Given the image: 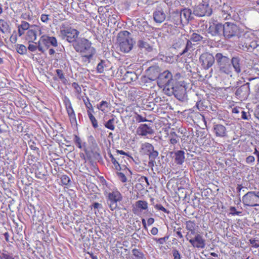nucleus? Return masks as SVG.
I'll use <instances>...</instances> for the list:
<instances>
[{
  "label": "nucleus",
  "mask_w": 259,
  "mask_h": 259,
  "mask_svg": "<svg viewBox=\"0 0 259 259\" xmlns=\"http://www.w3.org/2000/svg\"><path fill=\"white\" fill-rule=\"evenodd\" d=\"M207 31L212 36L223 37L226 40L239 38L246 34L244 28L230 22L222 23L215 21L210 22Z\"/></svg>",
  "instance_id": "f257e3e1"
},
{
  "label": "nucleus",
  "mask_w": 259,
  "mask_h": 259,
  "mask_svg": "<svg viewBox=\"0 0 259 259\" xmlns=\"http://www.w3.org/2000/svg\"><path fill=\"white\" fill-rule=\"evenodd\" d=\"M91 45L92 43L84 38H79L73 44L74 50L81 53L82 57L85 58L88 62L90 61L96 52L95 49Z\"/></svg>",
  "instance_id": "f03ea898"
},
{
  "label": "nucleus",
  "mask_w": 259,
  "mask_h": 259,
  "mask_svg": "<svg viewBox=\"0 0 259 259\" xmlns=\"http://www.w3.org/2000/svg\"><path fill=\"white\" fill-rule=\"evenodd\" d=\"M215 61L218 71L220 74L232 76L231 61L226 54L217 53L215 54Z\"/></svg>",
  "instance_id": "7ed1b4c3"
},
{
  "label": "nucleus",
  "mask_w": 259,
  "mask_h": 259,
  "mask_svg": "<svg viewBox=\"0 0 259 259\" xmlns=\"http://www.w3.org/2000/svg\"><path fill=\"white\" fill-rule=\"evenodd\" d=\"M117 41L121 52L128 53L133 49L134 44L131 34L127 31H121L117 35Z\"/></svg>",
  "instance_id": "20e7f679"
},
{
  "label": "nucleus",
  "mask_w": 259,
  "mask_h": 259,
  "mask_svg": "<svg viewBox=\"0 0 259 259\" xmlns=\"http://www.w3.org/2000/svg\"><path fill=\"white\" fill-rule=\"evenodd\" d=\"M186 83L185 81H176L167 91L169 96L174 95L179 101L185 102L188 100Z\"/></svg>",
  "instance_id": "39448f33"
},
{
  "label": "nucleus",
  "mask_w": 259,
  "mask_h": 259,
  "mask_svg": "<svg viewBox=\"0 0 259 259\" xmlns=\"http://www.w3.org/2000/svg\"><path fill=\"white\" fill-rule=\"evenodd\" d=\"M176 81L173 79L172 73L168 70L160 73L157 80V85L160 88H164L166 92Z\"/></svg>",
  "instance_id": "423d86ee"
},
{
  "label": "nucleus",
  "mask_w": 259,
  "mask_h": 259,
  "mask_svg": "<svg viewBox=\"0 0 259 259\" xmlns=\"http://www.w3.org/2000/svg\"><path fill=\"white\" fill-rule=\"evenodd\" d=\"M60 34L63 38H66L69 42H73L76 40L79 35V31L69 26L62 25L60 28Z\"/></svg>",
  "instance_id": "0eeeda50"
},
{
  "label": "nucleus",
  "mask_w": 259,
  "mask_h": 259,
  "mask_svg": "<svg viewBox=\"0 0 259 259\" xmlns=\"http://www.w3.org/2000/svg\"><path fill=\"white\" fill-rule=\"evenodd\" d=\"M244 205L254 207L259 206V191H249L246 193L242 199Z\"/></svg>",
  "instance_id": "6e6552de"
},
{
  "label": "nucleus",
  "mask_w": 259,
  "mask_h": 259,
  "mask_svg": "<svg viewBox=\"0 0 259 259\" xmlns=\"http://www.w3.org/2000/svg\"><path fill=\"white\" fill-rule=\"evenodd\" d=\"M106 199L110 210L113 211L117 208V202L122 200V196L118 191L115 190L107 193Z\"/></svg>",
  "instance_id": "1a4fd4ad"
},
{
  "label": "nucleus",
  "mask_w": 259,
  "mask_h": 259,
  "mask_svg": "<svg viewBox=\"0 0 259 259\" xmlns=\"http://www.w3.org/2000/svg\"><path fill=\"white\" fill-rule=\"evenodd\" d=\"M215 60V56H213L212 54L208 52L202 53L199 58V62L201 67L208 70L214 64Z\"/></svg>",
  "instance_id": "9d476101"
},
{
  "label": "nucleus",
  "mask_w": 259,
  "mask_h": 259,
  "mask_svg": "<svg viewBox=\"0 0 259 259\" xmlns=\"http://www.w3.org/2000/svg\"><path fill=\"white\" fill-rule=\"evenodd\" d=\"M212 12V9L208 4L204 3L195 6L193 9V14L198 17H203L210 16Z\"/></svg>",
  "instance_id": "9b49d317"
},
{
  "label": "nucleus",
  "mask_w": 259,
  "mask_h": 259,
  "mask_svg": "<svg viewBox=\"0 0 259 259\" xmlns=\"http://www.w3.org/2000/svg\"><path fill=\"white\" fill-rule=\"evenodd\" d=\"M143 149L146 154L149 156V164L151 166H154L156 163L155 159L158 155L157 151L155 150L153 145L149 143H146L143 145Z\"/></svg>",
  "instance_id": "f8f14e48"
},
{
  "label": "nucleus",
  "mask_w": 259,
  "mask_h": 259,
  "mask_svg": "<svg viewBox=\"0 0 259 259\" xmlns=\"http://www.w3.org/2000/svg\"><path fill=\"white\" fill-rule=\"evenodd\" d=\"M215 10L220 13L225 19H229L233 17V8L227 3L223 2L222 5H219V7H215Z\"/></svg>",
  "instance_id": "ddd939ff"
},
{
  "label": "nucleus",
  "mask_w": 259,
  "mask_h": 259,
  "mask_svg": "<svg viewBox=\"0 0 259 259\" xmlns=\"http://www.w3.org/2000/svg\"><path fill=\"white\" fill-rule=\"evenodd\" d=\"M249 84V82H247L236 90L235 94L241 101L247 99L248 98L250 94Z\"/></svg>",
  "instance_id": "4468645a"
},
{
  "label": "nucleus",
  "mask_w": 259,
  "mask_h": 259,
  "mask_svg": "<svg viewBox=\"0 0 259 259\" xmlns=\"http://www.w3.org/2000/svg\"><path fill=\"white\" fill-rule=\"evenodd\" d=\"M153 17L155 22L161 23L166 19V10L160 7H157L153 14Z\"/></svg>",
  "instance_id": "2eb2a0df"
},
{
  "label": "nucleus",
  "mask_w": 259,
  "mask_h": 259,
  "mask_svg": "<svg viewBox=\"0 0 259 259\" xmlns=\"http://www.w3.org/2000/svg\"><path fill=\"white\" fill-rule=\"evenodd\" d=\"M189 242L194 248H204L205 246V240L199 234H196L194 238L190 239Z\"/></svg>",
  "instance_id": "dca6fc26"
},
{
  "label": "nucleus",
  "mask_w": 259,
  "mask_h": 259,
  "mask_svg": "<svg viewBox=\"0 0 259 259\" xmlns=\"http://www.w3.org/2000/svg\"><path fill=\"white\" fill-rule=\"evenodd\" d=\"M40 44L45 45L47 49L51 46L57 47L58 46L57 40L56 37L54 36H49L48 35H42L39 40Z\"/></svg>",
  "instance_id": "f3484780"
},
{
  "label": "nucleus",
  "mask_w": 259,
  "mask_h": 259,
  "mask_svg": "<svg viewBox=\"0 0 259 259\" xmlns=\"http://www.w3.org/2000/svg\"><path fill=\"white\" fill-rule=\"evenodd\" d=\"M180 13L181 15L183 25L188 24L189 21L194 19L193 15H194L190 9L185 8L182 10Z\"/></svg>",
  "instance_id": "a211bd4d"
},
{
  "label": "nucleus",
  "mask_w": 259,
  "mask_h": 259,
  "mask_svg": "<svg viewBox=\"0 0 259 259\" xmlns=\"http://www.w3.org/2000/svg\"><path fill=\"white\" fill-rule=\"evenodd\" d=\"M161 69L158 65L149 67L146 70V74L153 79L157 80L160 74Z\"/></svg>",
  "instance_id": "6ab92c4d"
},
{
  "label": "nucleus",
  "mask_w": 259,
  "mask_h": 259,
  "mask_svg": "<svg viewBox=\"0 0 259 259\" xmlns=\"http://www.w3.org/2000/svg\"><path fill=\"white\" fill-rule=\"evenodd\" d=\"M137 133L139 136H146L154 133V130L146 124H141L137 130Z\"/></svg>",
  "instance_id": "aec40b11"
},
{
  "label": "nucleus",
  "mask_w": 259,
  "mask_h": 259,
  "mask_svg": "<svg viewBox=\"0 0 259 259\" xmlns=\"http://www.w3.org/2000/svg\"><path fill=\"white\" fill-rule=\"evenodd\" d=\"M213 132L218 137L223 138L227 136L226 127L221 124H214L213 126Z\"/></svg>",
  "instance_id": "412c9836"
},
{
  "label": "nucleus",
  "mask_w": 259,
  "mask_h": 259,
  "mask_svg": "<svg viewBox=\"0 0 259 259\" xmlns=\"http://www.w3.org/2000/svg\"><path fill=\"white\" fill-rule=\"evenodd\" d=\"M171 155H174L172 157L174 158L175 162L177 164L182 165L185 161V152L183 150H178L174 152L170 153Z\"/></svg>",
  "instance_id": "4be33fe9"
},
{
  "label": "nucleus",
  "mask_w": 259,
  "mask_h": 259,
  "mask_svg": "<svg viewBox=\"0 0 259 259\" xmlns=\"http://www.w3.org/2000/svg\"><path fill=\"white\" fill-rule=\"evenodd\" d=\"M239 45L240 49L244 51L247 52H252L257 46V45L255 41H241Z\"/></svg>",
  "instance_id": "5701e85b"
},
{
  "label": "nucleus",
  "mask_w": 259,
  "mask_h": 259,
  "mask_svg": "<svg viewBox=\"0 0 259 259\" xmlns=\"http://www.w3.org/2000/svg\"><path fill=\"white\" fill-rule=\"evenodd\" d=\"M231 59V65L233 67L234 71L237 74L241 72V58L237 56H233Z\"/></svg>",
  "instance_id": "b1692460"
},
{
  "label": "nucleus",
  "mask_w": 259,
  "mask_h": 259,
  "mask_svg": "<svg viewBox=\"0 0 259 259\" xmlns=\"http://www.w3.org/2000/svg\"><path fill=\"white\" fill-rule=\"evenodd\" d=\"M137 46L141 50L148 53L153 50L152 47L145 39H139L137 41Z\"/></svg>",
  "instance_id": "393cba45"
},
{
  "label": "nucleus",
  "mask_w": 259,
  "mask_h": 259,
  "mask_svg": "<svg viewBox=\"0 0 259 259\" xmlns=\"http://www.w3.org/2000/svg\"><path fill=\"white\" fill-rule=\"evenodd\" d=\"M167 18L168 20L172 22L174 24L177 25V26L180 25H183L181 15L179 12H174L170 15L169 17Z\"/></svg>",
  "instance_id": "a878e982"
},
{
  "label": "nucleus",
  "mask_w": 259,
  "mask_h": 259,
  "mask_svg": "<svg viewBox=\"0 0 259 259\" xmlns=\"http://www.w3.org/2000/svg\"><path fill=\"white\" fill-rule=\"evenodd\" d=\"M85 153L88 159L90 162H92L94 160L99 161L102 158L100 154L96 151L85 150Z\"/></svg>",
  "instance_id": "bb28decb"
},
{
  "label": "nucleus",
  "mask_w": 259,
  "mask_h": 259,
  "mask_svg": "<svg viewBox=\"0 0 259 259\" xmlns=\"http://www.w3.org/2000/svg\"><path fill=\"white\" fill-rule=\"evenodd\" d=\"M138 79L137 74L134 71H126L123 76L122 80L126 83H129L136 81Z\"/></svg>",
  "instance_id": "cd10ccee"
},
{
  "label": "nucleus",
  "mask_w": 259,
  "mask_h": 259,
  "mask_svg": "<svg viewBox=\"0 0 259 259\" xmlns=\"http://www.w3.org/2000/svg\"><path fill=\"white\" fill-rule=\"evenodd\" d=\"M0 31L4 34L10 33L11 32L10 22L4 19H0Z\"/></svg>",
  "instance_id": "c85d7f7f"
},
{
  "label": "nucleus",
  "mask_w": 259,
  "mask_h": 259,
  "mask_svg": "<svg viewBox=\"0 0 259 259\" xmlns=\"http://www.w3.org/2000/svg\"><path fill=\"white\" fill-rule=\"evenodd\" d=\"M1 259H18V255L14 254L13 252L9 251L5 249H3L0 254Z\"/></svg>",
  "instance_id": "c756f323"
},
{
  "label": "nucleus",
  "mask_w": 259,
  "mask_h": 259,
  "mask_svg": "<svg viewBox=\"0 0 259 259\" xmlns=\"http://www.w3.org/2000/svg\"><path fill=\"white\" fill-rule=\"evenodd\" d=\"M185 38L184 37L176 38L172 45L173 48L177 49L185 45Z\"/></svg>",
  "instance_id": "7c9ffc66"
},
{
  "label": "nucleus",
  "mask_w": 259,
  "mask_h": 259,
  "mask_svg": "<svg viewBox=\"0 0 259 259\" xmlns=\"http://www.w3.org/2000/svg\"><path fill=\"white\" fill-rule=\"evenodd\" d=\"M37 31L33 29H30L27 32L26 39L29 42H34L36 39Z\"/></svg>",
  "instance_id": "2f4dec72"
},
{
  "label": "nucleus",
  "mask_w": 259,
  "mask_h": 259,
  "mask_svg": "<svg viewBox=\"0 0 259 259\" xmlns=\"http://www.w3.org/2000/svg\"><path fill=\"white\" fill-rule=\"evenodd\" d=\"M132 252L134 256L133 259H146L144 253L138 249L134 248Z\"/></svg>",
  "instance_id": "473e14b6"
},
{
  "label": "nucleus",
  "mask_w": 259,
  "mask_h": 259,
  "mask_svg": "<svg viewBox=\"0 0 259 259\" xmlns=\"http://www.w3.org/2000/svg\"><path fill=\"white\" fill-rule=\"evenodd\" d=\"M135 205L136 208L140 209L141 212L143 210H147L148 208V203L147 201L144 200L137 201L135 203Z\"/></svg>",
  "instance_id": "72a5a7b5"
},
{
  "label": "nucleus",
  "mask_w": 259,
  "mask_h": 259,
  "mask_svg": "<svg viewBox=\"0 0 259 259\" xmlns=\"http://www.w3.org/2000/svg\"><path fill=\"white\" fill-rule=\"evenodd\" d=\"M35 44L36 45L29 44L28 47V49L31 52H35L38 49L39 51L41 52V53H44L45 50L43 49L42 47L41 46L39 40L37 43L35 42Z\"/></svg>",
  "instance_id": "f704fd0d"
},
{
  "label": "nucleus",
  "mask_w": 259,
  "mask_h": 259,
  "mask_svg": "<svg viewBox=\"0 0 259 259\" xmlns=\"http://www.w3.org/2000/svg\"><path fill=\"white\" fill-rule=\"evenodd\" d=\"M180 136H178L175 132H171L169 134V142L172 145H175L179 142Z\"/></svg>",
  "instance_id": "c9c22d12"
},
{
  "label": "nucleus",
  "mask_w": 259,
  "mask_h": 259,
  "mask_svg": "<svg viewBox=\"0 0 259 259\" xmlns=\"http://www.w3.org/2000/svg\"><path fill=\"white\" fill-rule=\"evenodd\" d=\"M136 23L135 28L136 30H139L141 32H144L146 30L145 27H147V24L146 22L142 21V22H140V21H137Z\"/></svg>",
  "instance_id": "e433bc0d"
},
{
  "label": "nucleus",
  "mask_w": 259,
  "mask_h": 259,
  "mask_svg": "<svg viewBox=\"0 0 259 259\" xmlns=\"http://www.w3.org/2000/svg\"><path fill=\"white\" fill-rule=\"evenodd\" d=\"M114 121L115 119L114 117L110 119L108 121L105 123V126L108 129H109L111 131H114L115 129Z\"/></svg>",
  "instance_id": "4c0bfd02"
},
{
  "label": "nucleus",
  "mask_w": 259,
  "mask_h": 259,
  "mask_svg": "<svg viewBox=\"0 0 259 259\" xmlns=\"http://www.w3.org/2000/svg\"><path fill=\"white\" fill-rule=\"evenodd\" d=\"M87 112H88V114L89 117L90 118V120L92 123L93 126L95 128H97L98 127L97 120L96 119L94 116L92 114L91 111H90L89 110H88Z\"/></svg>",
  "instance_id": "58836bf2"
},
{
  "label": "nucleus",
  "mask_w": 259,
  "mask_h": 259,
  "mask_svg": "<svg viewBox=\"0 0 259 259\" xmlns=\"http://www.w3.org/2000/svg\"><path fill=\"white\" fill-rule=\"evenodd\" d=\"M106 61L101 60L97 66V71L98 73H102L104 71V68L106 67Z\"/></svg>",
  "instance_id": "ea45409f"
},
{
  "label": "nucleus",
  "mask_w": 259,
  "mask_h": 259,
  "mask_svg": "<svg viewBox=\"0 0 259 259\" xmlns=\"http://www.w3.org/2000/svg\"><path fill=\"white\" fill-rule=\"evenodd\" d=\"M185 39V41H186V44L185 45V48L181 53V55H184L186 53H187L189 50L192 48V44L191 42V40H188L187 38Z\"/></svg>",
  "instance_id": "a19ab883"
},
{
  "label": "nucleus",
  "mask_w": 259,
  "mask_h": 259,
  "mask_svg": "<svg viewBox=\"0 0 259 259\" xmlns=\"http://www.w3.org/2000/svg\"><path fill=\"white\" fill-rule=\"evenodd\" d=\"M56 73L57 74V76H58L59 78L61 80V81L64 84H66L67 82V80L64 76V74L63 73V71L61 69H57L56 70Z\"/></svg>",
  "instance_id": "79ce46f5"
},
{
  "label": "nucleus",
  "mask_w": 259,
  "mask_h": 259,
  "mask_svg": "<svg viewBox=\"0 0 259 259\" xmlns=\"http://www.w3.org/2000/svg\"><path fill=\"white\" fill-rule=\"evenodd\" d=\"M16 49L17 50V52L19 54H20L21 55H24L26 53L27 49H26V47L24 45L17 44L16 46Z\"/></svg>",
  "instance_id": "37998d69"
},
{
  "label": "nucleus",
  "mask_w": 259,
  "mask_h": 259,
  "mask_svg": "<svg viewBox=\"0 0 259 259\" xmlns=\"http://www.w3.org/2000/svg\"><path fill=\"white\" fill-rule=\"evenodd\" d=\"M155 80L153 79V78H151L149 75L143 76L141 78V81L142 83L144 84H146V86L148 85V84L151 83L152 81Z\"/></svg>",
  "instance_id": "c03bdc74"
},
{
  "label": "nucleus",
  "mask_w": 259,
  "mask_h": 259,
  "mask_svg": "<svg viewBox=\"0 0 259 259\" xmlns=\"http://www.w3.org/2000/svg\"><path fill=\"white\" fill-rule=\"evenodd\" d=\"M28 144L30 148L33 150V152H35L36 154H37L38 155H39V149L36 146V143L31 140L28 142Z\"/></svg>",
  "instance_id": "a18cd8bd"
},
{
  "label": "nucleus",
  "mask_w": 259,
  "mask_h": 259,
  "mask_svg": "<svg viewBox=\"0 0 259 259\" xmlns=\"http://www.w3.org/2000/svg\"><path fill=\"white\" fill-rule=\"evenodd\" d=\"M196 224L194 221H188L186 223V228L188 231L195 230Z\"/></svg>",
  "instance_id": "49530a36"
},
{
  "label": "nucleus",
  "mask_w": 259,
  "mask_h": 259,
  "mask_svg": "<svg viewBox=\"0 0 259 259\" xmlns=\"http://www.w3.org/2000/svg\"><path fill=\"white\" fill-rule=\"evenodd\" d=\"M202 39L203 37L201 35L196 33H192L190 37V40L194 42L200 41L202 40Z\"/></svg>",
  "instance_id": "de8ad7c7"
},
{
  "label": "nucleus",
  "mask_w": 259,
  "mask_h": 259,
  "mask_svg": "<svg viewBox=\"0 0 259 259\" xmlns=\"http://www.w3.org/2000/svg\"><path fill=\"white\" fill-rule=\"evenodd\" d=\"M60 179L62 184L64 185H67L70 182V179L67 175H62Z\"/></svg>",
  "instance_id": "09e8293b"
},
{
  "label": "nucleus",
  "mask_w": 259,
  "mask_h": 259,
  "mask_svg": "<svg viewBox=\"0 0 259 259\" xmlns=\"http://www.w3.org/2000/svg\"><path fill=\"white\" fill-rule=\"evenodd\" d=\"M116 175L119 180L122 183H125L127 181V179L125 176V174H124V173L117 171L116 172Z\"/></svg>",
  "instance_id": "8fccbe9b"
},
{
  "label": "nucleus",
  "mask_w": 259,
  "mask_h": 259,
  "mask_svg": "<svg viewBox=\"0 0 259 259\" xmlns=\"http://www.w3.org/2000/svg\"><path fill=\"white\" fill-rule=\"evenodd\" d=\"M72 125H77V120L75 113L68 115Z\"/></svg>",
  "instance_id": "3c124183"
},
{
  "label": "nucleus",
  "mask_w": 259,
  "mask_h": 259,
  "mask_svg": "<svg viewBox=\"0 0 259 259\" xmlns=\"http://www.w3.org/2000/svg\"><path fill=\"white\" fill-rule=\"evenodd\" d=\"M83 102L84 103V105H85L86 108L87 109H88V110H89L90 111V110L93 111V106L91 104V103L90 102V100H89V98L88 97H86V99H83Z\"/></svg>",
  "instance_id": "603ef678"
},
{
  "label": "nucleus",
  "mask_w": 259,
  "mask_h": 259,
  "mask_svg": "<svg viewBox=\"0 0 259 259\" xmlns=\"http://www.w3.org/2000/svg\"><path fill=\"white\" fill-rule=\"evenodd\" d=\"M169 236H165L164 237L160 238H154V240L160 244H164L168 239Z\"/></svg>",
  "instance_id": "864d4df0"
},
{
  "label": "nucleus",
  "mask_w": 259,
  "mask_h": 259,
  "mask_svg": "<svg viewBox=\"0 0 259 259\" xmlns=\"http://www.w3.org/2000/svg\"><path fill=\"white\" fill-rule=\"evenodd\" d=\"M3 235H4L5 239L7 243H12L14 242V240L13 239V237H12L11 238H10V234L8 232H5Z\"/></svg>",
  "instance_id": "5fc2aeb1"
},
{
  "label": "nucleus",
  "mask_w": 259,
  "mask_h": 259,
  "mask_svg": "<svg viewBox=\"0 0 259 259\" xmlns=\"http://www.w3.org/2000/svg\"><path fill=\"white\" fill-rule=\"evenodd\" d=\"M134 118L136 119V121L139 123L148 121L146 117H143L142 115L138 114H136Z\"/></svg>",
  "instance_id": "6e6d98bb"
},
{
  "label": "nucleus",
  "mask_w": 259,
  "mask_h": 259,
  "mask_svg": "<svg viewBox=\"0 0 259 259\" xmlns=\"http://www.w3.org/2000/svg\"><path fill=\"white\" fill-rule=\"evenodd\" d=\"M21 18L28 21H31L32 20V16L29 13H23L21 15Z\"/></svg>",
  "instance_id": "4d7b16f0"
},
{
  "label": "nucleus",
  "mask_w": 259,
  "mask_h": 259,
  "mask_svg": "<svg viewBox=\"0 0 259 259\" xmlns=\"http://www.w3.org/2000/svg\"><path fill=\"white\" fill-rule=\"evenodd\" d=\"M108 107V103L106 101H102L100 104L98 105V108L102 111H104L105 108Z\"/></svg>",
  "instance_id": "13d9d810"
},
{
  "label": "nucleus",
  "mask_w": 259,
  "mask_h": 259,
  "mask_svg": "<svg viewBox=\"0 0 259 259\" xmlns=\"http://www.w3.org/2000/svg\"><path fill=\"white\" fill-rule=\"evenodd\" d=\"M20 28H22L23 30H28L30 27L29 24L26 21H22L21 25L18 26Z\"/></svg>",
  "instance_id": "bf43d9fd"
},
{
  "label": "nucleus",
  "mask_w": 259,
  "mask_h": 259,
  "mask_svg": "<svg viewBox=\"0 0 259 259\" xmlns=\"http://www.w3.org/2000/svg\"><path fill=\"white\" fill-rule=\"evenodd\" d=\"M73 140H74V142H75V144L76 145V146L79 148H81V147H82L81 145V140L80 138L77 135H74Z\"/></svg>",
  "instance_id": "052dcab7"
},
{
  "label": "nucleus",
  "mask_w": 259,
  "mask_h": 259,
  "mask_svg": "<svg viewBox=\"0 0 259 259\" xmlns=\"http://www.w3.org/2000/svg\"><path fill=\"white\" fill-rule=\"evenodd\" d=\"M172 254L174 256V259H181V254L177 249L175 248L172 249Z\"/></svg>",
  "instance_id": "680f3d73"
},
{
  "label": "nucleus",
  "mask_w": 259,
  "mask_h": 259,
  "mask_svg": "<svg viewBox=\"0 0 259 259\" xmlns=\"http://www.w3.org/2000/svg\"><path fill=\"white\" fill-rule=\"evenodd\" d=\"M155 208L156 209L161 210L165 213H169V211L167 210L166 208H165L161 204H157L155 205Z\"/></svg>",
  "instance_id": "e2e57ef3"
},
{
  "label": "nucleus",
  "mask_w": 259,
  "mask_h": 259,
  "mask_svg": "<svg viewBox=\"0 0 259 259\" xmlns=\"http://www.w3.org/2000/svg\"><path fill=\"white\" fill-rule=\"evenodd\" d=\"M10 40L12 44H15L17 40V36L16 31H14L10 38Z\"/></svg>",
  "instance_id": "0e129e2a"
},
{
  "label": "nucleus",
  "mask_w": 259,
  "mask_h": 259,
  "mask_svg": "<svg viewBox=\"0 0 259 259\" xmlns=\"http://www.w3.org/2000/svg\"><path fill=\"white\" fill-rule=\"evenodd\" d=\"M230 214H231L233 215H239L240 214V213H241V211H236L235 207L234 206L230 207Z\"/></svg>",
  "instance_id": "69168bd1"
},
{
  "label": "nucleus",
  "mask_w": 259,
  "mask_h": 259,
  "mask_svg": "<svg viewBox=\"0 0 259 259\" xmlns=\"http://www.w3.org/2000/svg\"><path fill=\"white\" fill-rule=\"evenodd\" d=\"M72 87L75 89L76 92L79 94L81 92V89L77 82H74L72 83Z\"/></svg>",
  "instance_id": "338daca9"
},
{
  "label": "nucleus",
  "mask_w": 259,
  "mask_h": 259,
  "mask_svg": "<svg viewBox=\"0 0 259 259\" xmlns=\"http://www.w3.org/2000/svg\"><path fill=\"white\" fill-rule=\"evenodd\" d=\"M108 155L109 157L111 158V160L113 165L117 164V163L118 162L117 160H119V158H115L111 153H108Z\"/></svg>",
  "instance_id": "774afa93"
}]
</instances>
